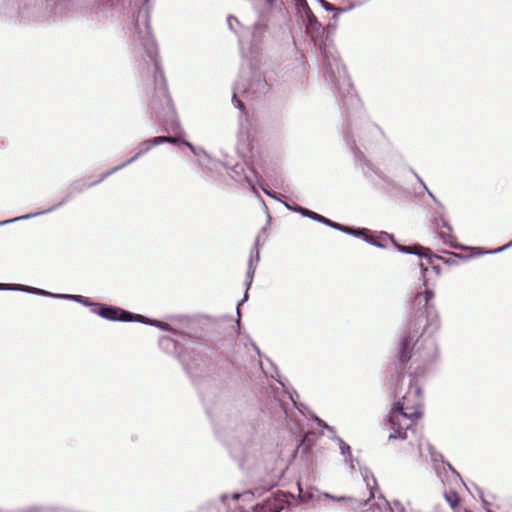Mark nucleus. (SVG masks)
Listing matches in <instances>:
<instances>
[{
	"mask_svg": "<svg viewBox=\"0 0 512 512\" xmlns=\"http://www.w3.org/2000/svg\"><path fill=\"white\" fill-rule=\"evenodd\" d=\"M241 305V302L238 303V306H237V314H238V317L240 316V309H239V306Z\"/></svg>",
	"mask_w": 512,
	"mask_h": 512,
	"instance_id": "nucleus-43",
	"label": "nucleus"
},
{
	"mask_svg": "<svg viewBox=\"0 0 512 512\" xmlns=\"http://www.w3.org/2000/svg\"><path fill=\"white\" fill-rule=\"evenodd\" d=\"M433 298L434 293L429 289L416 294L412 302L414 312L409 320L417 319L418 322L422 320L427 323V328L433 327L436 330L438 328V314L434 305L430 303Z\"/></svg>",
	"mask_w": 512,
	"mask_h": 512,
	"instance_id": "nucleus-9",
	"label": "nucleus"
},
{
	"mask_svg": "<svg viewBox=\"0 0 512 512\" xmlns=\"http://www.w3.org/2000/svg\"><path fill=\"white\" fill-rule=\"evenodd\" d=\"M92 312L110 321H137L146 325L156 326L161 330H170V325L168 323L159 320L148 319L142 315L133 314L129 311L114 306L98 304L95 308L92 309Z\"/></svg>",
	"mask_w": 512,
	"mask_h": 512,
	"instance_id": "nucleus-7",
	"label": "nucleus"
},
{
	"mask_svg": "<svg viewBox=\"0 0 512 512\" xmlns=\"http://www.w3.org/2000/svg\"><path fill=\"white\" fill-rule=\"evenodd\" d=\"M363 480L366 484L367 489L369 490V498L365 502H362L358 499L346 496H334L329 493H324L323 496L325 498L334 500V501H348L350 502V507L352 510H358L361 507L369 506L368 509L363 510L362 512H382V508L379 503H371V500L375 498L376 491H379V487L377 485L376 479L372 473H370L367 469H360Z\"/></svg>",
	"mask_w": 512,
	"mask_h": 512,
	"instance_id": "nucleus-10",
	"label": "nucleus"
},
{
	"mask_svg": "<svg viewBox=\"0 0 512 512\" xmlns=\"http://www.w3.org/2000/svg\"><path fill=\"white\" fill-rule=\"evenodd\" d=\"M318 2L321 4V6L324 8V10L326 11H334L336 10L335 9V6H333L332 4H330L329 2H327L326 0H318Z\"/></svg>",
	"mask_w": 512,
	"mask_h": 512,
	"instance_id": "nucleus-34",
	"label": "nucleus"
},
{
	"mask_svg": "<svg viewBox=\"0 0 512 512\" xmlns=\"http://www.w3.org/2000/svg\"><path fill=\"white\" fill-rule=\"evenodd\" d=\"M306 32L312 37L316 38L323 33L322 24L317 20L312 10L306 5Z\"/></svg>",
	"mask_w": 512,
	"mask_h": 512,
	"instance_id": "nucleus-17",
	"label": "nucleus"
},
{
	"mask_svg": "<svg viewBox=\"0 0 512 512\" xmlns=\"http://www.w3.org/2000/svg\"><path fill=\"white\" fill-rule=\"evenodd\" d=\"M437 231L444 244L452 248H458L457 238L453 234V229L450 224L440 226V228H437Z\"/></svg>",
	"mask_w": 512,
	"mask_h": 512,
	"instance_id": "nucleus-19",
	"label": "nucleus"
},
{
	"mask_svg": "<svg viewBox=\"0 0 512 512\" xmlns=\"http://www.w3.org/2000/svg\"><path fill=\"white\" fill-rule=\"evenodd\" d=\"M408 253L417 254L419 256L427 257L429 260V263H433L432 261V255H431V249L427 247H423L421 245H413L406 249Z\"/></svg>",
	"mask_w": 512,
	"mask_h": 512,
	"instance_id": "nucleus-22",
	"label": "nucleus"
},
{
	"mask_svg": "<svg viewBox=\"0 0 512 512\" xmlns=\"http://www.w3.org/2000/svg\"><path fill=\"white\" fill-rule=\"evenodd\" d=\"M299 395L296 391H293L292 393H290V399L292 400L294 406L300 411L303 413V409L302 408H305V406L303 404H298L297 401H296V398H298Z\"/></svg>",
	"mask_w": 512,
	"mask_h": 512,
	"instance_id": "nucleus-32",
	"label": "nucleus"
},
{
	"mask_svg": "<svg viewBox=\"0 0 512 512\" xmlns=\"http://www.w3.org/2000/svg\"><path fill=\"white\" fill-rule=\"evenodd\" d=\"M240 44H241V49H242V53H243L244 57H250L251 60L256 59V56H257V53H258V47H257L256 44L251 46L250 56L245 54L244 46H243V41L242 40H240Z\"/></svg>",
	"mask_w": 512,
	"mask_h": 512,
	"instance_id": "nucleus-30",
	"label": "nucleus"
},
{
	"mask_svg": "<svg viewBox=\"0 0 512 512\" xmlns=\"http://www.w3.org/2000/svg\"><path fill=\"white\" fill-rule=\"evenodd\" d=\"M324 77L332 88L342 97L352 99L354 97L353 87L345 67L340 62L335 51L323 50Z\"/></svg>",
	"mask_w": 512,
	"mask_h": 512,
	"instance_id": "nucleus-5",
	"label": "nucleus"
},
{
	"mask_svg": "<svg viewBox=\"0 0 512 512\" xmlns=\"http://www.w3.org/2000/svg\"><path fill=\"white\" fill-rule=\"evenodd\" d=\"M107 177H104V174L101 175V177L96 180V181H93V182H90V183H87L85 180H77V181H74L67 189V192H66V195L64 196V198L56 203L55 205H53L52 207L48 208V209H45V210H42V211H38V212H34V213H29V214H26V215H22V216H19V217H15L13 219H9V220H5V221H0V226L2 225H6V224H9V223H13V222H16V221H21V220H27V219H31V218H34V217H37V216H40V215H43V214H47V213H50L56 209H58L59 207L63 206L66 202H68L75 194H78V193H81L83 191H85L86 189L92 187V186H95L96 184L98 183H101L102 181H104Z\"/></svg>",
	"mask_w": 512,
	"mask_h": 512,
	"instance_id": "nucleus-11",
	"label": "nucleus"
},
{
	"mask_svg": "<svg viewBox=\"0 0 512 512\" xmlns=\"http://www.w3.org/2000/svg\"><path fill=\"white\" fill-rule=\"evenodd\" d=\"M263 191H264V193H265L266 195H268L269 197H272V198H274V199H278V198H277V196H276L275 194L271 193L270 191H268V190H266V189H263Z\"/></svg>",
	"mask_w": 512,
	"mask_h": 512,
	"instance_id": "nucleus-40",
	"label": "nucleus"
},
{
	"mask_svg": "<svg viewBox=\"0 0 512 512\" xmlns=\"http://www.w3.org/2000/svg\"><path fill=\"white\" fill-rule=\"evenodd\" d=\"M264 26L262 24H255L254 26V34L256 33H262L264 31Z\"/></svg>",
	"mask_w": 512,
	"mask_h": 512,
	"instance_id": "nucleus-38",
	"label": "nucleus"
},
{
	"mask_svg": "<svg viewBox=\"0 0 512 512\" xmlns=\"http://www.w3.org/2000/svg\"><path fill=\"white\" fill-rule=\"evenodd\" d=\"M258 446V442L255 440V438H252L246 440L243 446V451L239 445H234L231 447L230 452L235 459L240 461L241 465H244L249 457L254 456V454L258 451Z\"/></svg>",
	"mask_w": 512,
	"mask_h": 512,
	"instance_id": "nucleus-12",
	"label": "nucleus"
},
{
	"mask_svg": "<svg viewBox=\"0 0 512 512\" xmlns=\"http://www.w3.org/2000/svg\"><path fill=\"white\" fill-rule=\"evenodd\" d=\"M389 509L391 512H407L405 507L399 502H394L392 505H389Z\"/></svg>",
	"mask_w": 512,
	"mask_h": 512,
	"instance_id": "nucleus-33",
	"label": "nucleus"
},
{
	"mask_svg": "<svg viewBox=\"0 0 512 512\" xmlns=\"http://www.w3.org/2000/svg\"><path fill=\"white\" fill-rule=\"evenodd\" d=\"M283 204L287 207V209H289L293 212L300 213L304 217H307V215H309L308 213H310V211H311V210L304 208L302 206H299V205L292 206V205L288 204L287 202H283Z\"/></svg>",
	"mask_w": 512,
	"mask_h": 512,
	"instance_id": "nucleus-28",
	"label": "nucleus"
},
{
	"mask_svg": "<svg viewBox=\"0 0 512 512\" xmlns=\"http://www.w3.org/2000/svg\"><path fill=\"white\" fill-rule=\"evenodd\" d=\"M427 329V323L420 320H409L406 330L400 337L397 347V358L401 363H407L413 357L414 348L420 337Z\"/></svg>",
	"mask_w": 512,
	"mask_h": 512,
	"instance_id": "nucleus-8",
	"label": "nucleus"
},
{
	"mask_svg": "<svg viewBox=\"0 0 512 512\" xmlns=\"http://www.w3.org/2000/svg\"><path fill=\"white\" fill-rule=\"evenodd\" d=\"M47 3V8L52 9V7L60 2V0H45Z\"/></svg>",
	"mask_w": 512,
	"mask_h": 512,
	"instance_id": "nucleus-37",
	"label": "nucleus"
},
{
	"mask_svg": "<svg viewBox=\"0 0 512 512\" xmlns=\"http://www.w3.org/2000/svg\"><path fill=\"white\" fill-rule=\"evenodd\" d=\"M366 243H369L373 246H377L379 248H384V244L381 243L380 241H377L374 239L373 236L370 235V230L369 229H365V234L362 235L361 237Z\"/></svg>",
	"mask_w": 512,
	"mask_h": 512,
	"instance_id": "nucleus-27",
	"label": "nucleus"
},
{
	"mask_svg": "<svg viewBox=\"0 0 512 512\" xmlns=\"http://www.w3.org/2000/svg\"><path fill=\"white\" fill-rule=\"evenodd\" d=\"M421 416L422 407L420 401L417 399L416 402L410 405V393H408L403 397L401 403H397L394 406L389 415L388 424L391 429L389 439H405L407 430Z\"/></svg>",
	"mask_w": 512,
	"mask_h": 512,
	"instance_id": "nucleus-4",
	"label": "nucleus"
},
{
	"mask_svg": "<svg viewBox=\"0 0 512 512\" xmlns=\"http://www.w3.org/2000/svg\"><path fill=\"white\" fill-rule=\"evenodd\" d=\"M156 138H157V141H159V145L163 144V143H171V144L182 143V144L186 145L187 147H189L194 152V146L191 143H189L185 140H182L180 138L171 137V136H158Z\"/></svg>",
	"mask_w": 512,
	"mask_h": 512,
	"instance_id": "nucleus-23",
	"label": "nucleus"
},
{
	"mask_svg": "<svg viewBox=\"0 0 512 512\" xmlns=\"http://www.w3.org/2000/svg\"><path fill=\"white\" fill-rule=\"evenodd\" d=\"M261 369L265 370V367L263 366V363H260Z\"/></svg>",
	"mask_w": 512,
	"mask_h": 512,
	"instance_id": "nucleus-47",
	"label": "nucleus"
},
{
	"mask_svg": "<svg viewBox=\"0 0 512 512\" xmlns=\"http://www.w3.org/2000/svg\"><path fill=\"white\" fill-rule=\"evenodd\" d=\"M170 332L176 337L162 336L159 339V347L167 354H172L179 359L187 374L196 376L198 371L206 364V359L194 348L184 346L181 341L187 342L191 337L183 332H178L170 326Z\"/></svg>",
	"mask_w": 512,
	"mask_h": 512,
	"instance_id": "nucleus-2",
	"label": "nucleus"
},
{
	"mask_svg": "<svg viewBox=\"0 0 512 512\" xmlns=\"http://www.w3.org/2000/svg\"><path fill=\"white\" fill-rule=\"evenodd\" d=\"M433 221H434V225H435L436 229L440 228V226H444V225L449 224V222L447 221V219L443 215L435 216Z\"/></svg>",
	"mask_w": 512,
	"mask_h": 512,
	"instance_id": "nucleus-31",
	"label": "nucleus"
},
{
	"mask_svg": "<svg viewBox=\"0 0 512 512\" xmlns=\"http://www.w3.org/2000/svg\"><path fill=\"white\" fill-rule=\"evenodd\" d=\"M217 425L219 426V428L222 426V423L220 420L217 422Z\"/></svg>",
	"mask_w": 512,
	"mask_h": 512,
	"instance_id": "nucleus-46",
	"label": "nucleus"
},
{
	"mask_svg": "<svg viewBox=\"0 0 512 512\" xmlns=\"http://www.w3.org/2000/svg\"><path fill=\"white\" fill-rule=\"evenodd\" d=\"M433 269L436 271V274H439L440 273V269L438 266H433Z\"/></svg>",
	"mask_w": 512,
	"mask_h": 512,
	"instance_id": "nucleus-42",
	"label": "nucleus"
},
{
	"mask_svg": "<svg viewBox=\"0 0 512 512\" xmlns=\"http://www.w3.org/2000/svg\"><path fill=\"white\" fill-rule=\"evenodd\" d=\"M227 24L229 26V29L233 31L234 33L238 34L239 30L238 27H240V22L238 19L232 15L227 17Z\"/></svg>",
	"mask_w": 512,
	"mask_h": 512,
	"instance_id": "nucleus-29",
	"label": "nucleus"
},
{
	"mask_svg": "<svg viewBox=\"0 0 512 512\" xmlns=\"http://www.w3.org/2000/svg\"><path fill=\"white\" fill-rule=\"evenodd\" d=\"M436 259L442 260L445 264H458L464 257L460 254L449 252L447 256H433Z\"/></svg>",
	"mask_w": 512,
	"mask_h": 512,
	"instance_id": "nucleus-25",
	"label": "nucleus"
},
{
	"mask_svg": "<svg viewBox=\"0 0 512 512\" xmlns=\"http://www.w3.org/2000/svg\"><path fill=\"white\" fill-rule=\"evenodd\" d=\"M268 91L269 84L265 77L251 62L248 69L244 67L241 69L240 78L233 89L232 102L244 113V103L239 97L252 101L265 95Z\"/></svg>",
	"mask_w": 512,
	"mask_h": 512,
	"instance_id": "nucleus-3",
	"label": "nucleus"
},
{
	"mask_svg": "<svg viewBox=\"0 0 512 512\" xmlns=\"http://www.w3.org/2000/svg\"><path fill=\"white\" fill-rule=\"evenodd\" d=\"M146 36L150 37V39L152 40V42L155 46V51H156L155 52V61L157 62L159 71L163 75V72L160 68L159 60H158V48H157L156 42H155V40L151 34V31H150L148 15L146 12L139 11V13L137 15L136 23H135V33L133 36V44H134L135 50L137 51V53L140 54V56H143V53L146 55L147 70L149 73H152V78L148 79L147 90H149V87L151 85H153V91H154L155 90V80H154L155 70L153 67V59H151V57H149L148 51L144 45Z\"/></svg>",
	"mask_w": 512,
	"mask_h": 512,
	"instance_id": "nucleus-6",
	"label": "nucleus"
},
{
	"mask_svg": "<svg viewBox=\"0 0 512 512\" xmlns=\"http://www.w3.org/2000/svg\"><path fill=\"white\" fill-rule=\"evenodd\" d=\"M385 236H386V238H390L391 240H393V236L388 234L387 232L385 233Z\"/></svg>",
	"mask_w": 512,
	"mask_h": 512,
	"instance_id": "nucleus-44",
	"label": "nucleus"
},
{
	"mask_svg": "<svg viewBox=\"0 0 512 512\" xmlns=\"http://www.w3.org/2000/svg\"><path fill=\"white\" fill-rule=\"evenodd\" d=\"M333 440L338 443L340 454L344 457V462L348 465L350 472L352 473L356 469V465L359 463L353 458L350 445L338 436L333 437Z\"/></svg>",
	"mask_w": 512,
	"mask_h": 512,
	"instance_id": "nucleus-18",
	"label": "nucleus"
},
{
	"mask_svg": "<svg viewBox=\"0 0 512 512\" xmlns=\"http://www.w3.org/2000/svg\"><path fill=\"white\" fill-rule=\"evenodd\" d=\"M315 421L317 422L318 426L319 427H324L326 428L327 430L329 431H333V428L328 426L323 420H321L320 418L318 417H315Z\"/></svg>",
	"mask_w": 512,
	"mask_h": 512,
	"instance_id": "nucleus-36",
	"label": "nucleus"
},
{
	"mask_svg": "<svg viewBox=\"0 0 512 512\" xmlns=\"http://www.w3.org/2000/svg\"><path fill=\"white\" fill-rule=\"evenodd\" d=\"M421 267H422L423 273L425 274L428 271V269L426 267H423V264H421Z\"/></svg>",
	"mask_w": 512,
	"mask_h": 512,
	"instance_id": "nucleus-45",
	"label": "nucleus"
},
{
	"mask_svg": "<svg viewBox=\"0 0 512 512\" xmlns=\"http://www.w3.org/2000/svg\"><path fill=\"white\" fill-rule=\"evenodd\" d=\"M261 369L265 370V367L263 366V363H260Z\"/></svg>",
	"mask_w": 512,
	"mask_h": 512,
	"instance_id": "nucleus-49",
	"label": "nucleus"
},
{
	"mask_svg": "<svg viewBox=\"0 0 512 512\" xmlns=\"http://www.w3.org/2000/svg\"><path fill=\"white\" fill-rule=\"evenodd\" d=\"M365 229L366 228H359V229H356V228H353V227H349V226H344V225H341L340 224V229H337V231H340L342 233H345V234H348V235H351V236H354L356 238H361L362 235L365 234Z\"/></svg>",
	"mask_w": 512,
	"mask_h": 512,
	"instance_id": "nucleus-26",
	"label": "nucleus"
},
{
	"mask_svg": "<svg viewBox=\"0 0 512 512\" xmlns=\"http://www.w3.org/2000/svg\"><path fill=\"white\" fill-rule=\"evenodd\" d=\"M309 215H307V218L311 219V220H314L316 222H319V223H322L334 230H337V229H340V224L339 223H336V222H333L331 221L330 219L320 215V214H317L313 211H310V213H308Z\"/></svg>",
	"mask_w": 512,
	"mask_h": 512,
	"instance_id": "nucleus-20",
	"label": "nucleus"
},
{
	"mask_svg": "<svg viewBox=\"0 0 512 512\" xmlns=\"http://www.w3.org/2000/svg\"><path fill=\"white\" fill-rule=\"evenodd\" d=\"M157 145H159V141H157L156 137L143 141L139 146V151L133 157L123 162L122 164L115 166L111 170L105 172L104 177H108L116 173L117 171L125 168L126 166L130 165L131 163L135 162L138 158L147 153L152 147Z\"/></svg>",
	"mask_w": 512,
	"mask_h": 512,
	"instance_id": "nucleus-14",
	"label": "nucleus"
},
{
	"mask_svg": "<svg viewBox=\"0 0 512 512\" xmlns=\"http://www.w3.org/2000/svg\"><path fill=\"white\" fill-rule=\"evenodd\" d=\"M272 1L273 0H264L265 4L267 5L268 8H270L272 6Z\"/></svg>",
	"mask_w": 512,
	"mask_h": 512,
	"instance_id": "nucleus-41",
	"label": "nucleus"
},
{
	"mask_svg": "<svg viewBox=\"0 0 512 512\" xmlns=\"http://www.w3.org/2000/svg\"><path fill=\"white\" fill-rule=\"evenodd\" d=\"M238 143L237 149L239 151H251L252 149V134L248 122H240V129L237 135Z\"/></svg>",
	"mask_w": 512,
	"mask_h": 512,
	"instance_id": "nucleus-15",
	"label": "nucleus"
},
{
	"mask_svg": "<svg viewBox=\"0 0 512 512\" xmlns=\"http://www.w3.org/2000/svg\"><path fill=\"white\" fill-rule=\"evenodd\" d=\"M0 290L22 291V292H26V293H30V294L52 297V298H55V296H58V294H56V293L48 292V291L40 289V288L25 286V285H21V284H2V283H0Z\"/></svg>",
	"mask_w": 512,
	"mask_h": 512,
	"instance_id": "nucleus-16",
	"label": "nucleus"
},
{
	"mask_svg": "<svg viewBox=\"0 0 512 512\" xmlns=\"http://www.w3.org/2000/svg\"><path fill=\"white\" fill-rule=\"evenodd\" d=\"M261 369L265 370V367L263 366V363H260Z\"/></svg>",
	"mask_w": 512,
	"mask_h": 512,
	"instance_id": "nucleus-48",
	"label": "nucleus"
},
{
	"mask_svg": "<svg viewBox=\"0 0 512 512\" xmlns=\"http://www.w3.org/2000/svg\"><path fill=\"white\" fill-rule=\"evenodd\" d=\"M259 241H260V236H258L256 238L254 247L250 251V257H249V261H248V269H247V273H246V292L244 294L243 301L247 300V298H248L247 290L249 289V287L252 284L253 277H254V274L256 271V266H257L258 262L260 261Z\"/></svg>",
	"mask_w": 512,
	"mask_h": 512,
	"instance_id": "nucleus-13",
	"label": "nucleus"
},
{
	"mask_svg": "<svg viewBox=\"0 0 512 512\" xmlns=\"http://www.w3.org/2000/svg\"><path fill=\"white\" fill-rule=\"evenodd\" d=\"M335 9H336V10H334V11H333V12L335 13V14H334V18H336V17H337V15H338V14H340V13H344V12L349 11L350 9H352V6L344 7V8H342V7H336V6H335Z\"/></svg>",
	"mask_w": 512,
	"mask_h": 512,
	"instance_id": "nucleus-35",
	"label": "nucleus"
},
{
	"mask_svg": "<svg viewBox=\"0 0 512 512\" xmlns=\"http://www.w3.org/2000/svg\"><path fill=\"white\" fill-rule=\"evenodd\" d=\"M56 299H68L72 300L78 303H81L85 306H93L94 308L98 303H92L87 298L81 296V295H72V294H58V296H55Z\"/></svg>",
	"mask_w": 512,
	"mask_h": 512,
	"instance_id": "nucleus-21",
	"label": "nucleus"
},
{
	"mask_svg": "<svg viewBox=\"0 0 512 512\" xmlns=\"http://www.w3.org/2000/svg\"><path fill=\"white\" fill-rule=\"evenodd\" d=\"M145 39L144 45L148 51L149 57L153 59V67L155 70V90L150 96V106L155 112L164 132H178L180 130V123L171 97L169 96L164 75L159 71L157 62L155 61V46L149 36H146Z\"/></svg>",
	"mask_w": 512,
	"mask_h": 512,
	"instance_id": "nucleus-1",
	"label": "nucleus"
},
{
	"mask_svg": "<svg viewBox=\"0 0 512 512\" xmlns=\"http://www.w3.org/2000/svg\"><path fill=\"white\" fill-rule=\"evenodd\" d=\"M454 512H470L469 510H467L466 508L460 506V504H458L456 506V508H452Z\"/></svg>",
	"mask_w": 512,
	"mask_h": 512,
	"instance_id": "nucleus-39",
	"label": "nucleus"
},
{
	"mask_svg": "<svg viewBox=\"0 0 512 512\" xmlns=\"http://www.w3.org/2000/svg\"><path fill=\"white\" fill-rule=\"evenodd\" d=\"M444 498L451 508H456V506L460 504L461 500L459 494L452 489L445 490Z\"/></svg>",
	"mask_w": 512,
	"mask_h": 512,
	"instance_id": "nucleus-24",
	"label": "nucleus"
},
{
	"mask_svg": "<svg viewBox=\"0 0 512 512\" xmlns=\"http://www.w3.org/2000/svg\"><path fill=\"white\" fill-rule=\"evenodd\" d=\"M511 244H512V242L508 243L507 247H508V246H511ZM505 248H506V246H505V247H503L502 249H505Z\"/></svg>",
	"mask_w": 512,
	"mask_h": 512,
	"instance_id": "nucleus-50",
	"label": "nucleus"
}]
</instances>
